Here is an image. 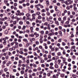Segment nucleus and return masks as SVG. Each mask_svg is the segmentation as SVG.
<instances>
[{
    "label": "nucleus",
    "mask_w": 78,
    "mask_h": 78,
    "mask_svg": "<svg viewBox=\"0 0 78 78\" xmlns=\"http://www.w3.org/2000/svg\"><path fill=\"white\" fill-rule=\"evenodd\" d=\"M56 13L57 16H58V17L61 16V12L59 10L57 11Z\"/></svg>",
    "instance_id": "nucleus-1"
},
{
    "label": "nucleus",
    "mask_w": 78,
    "mask_h": 78,
    "mask_svg": "<svg viewBox=\"0 0 78 78\" xmlns=\"http://www.w3.org/2000/svg\"><path fill=\"white\" fill-rule=\"evenodd\" d=\"M23 41L24 42H25L26 43H28V41L27 39H23Z\"/></svg>",
    "instance_id": "nucleus-2"
},
{
    "label": "nucleus",
    "mask_w": 78,
    "mask_h": 78,
    "mask_svg": "<svg viewBox=\"0 0 78 78\" xmlns=\"http://www.w3.org/2000/svg\"><path fill=\"white\" fill-rule=\"evenodd\" d=\"M11 64V61H9L8 63H6V65L7 66H9V64Z\"/></svg>",
    "instance_id": "nucleus-3"
},
{
    "label": "nucleus",
    "mask_w": 78,
    "mask_h": 78,
    "mask_svg": "<svg viewBox=\"0 0 78 78\" xmlns=\"http://www.w3.org/2000/svg\"><path fill=\"white\" fill-rule=\"evenodd\" d=\"M35 41V38H32L30 39V41L31 42H33V41Z\"/></svg>",
    "instance_id": "nucleus-4"
},
{
    "label": "nucleus",
    "mask_w": 78,
    "mask_h": 78,
    "mask_svg": "<svg viewBox=\"0 0 78 78\" xmlns=\"http://www.w3.org/2000/svg\"><path fill=\"white\" fill-rule=\"evenodd\" d=\"M55 24H56L57 25H59V22H58V21H55Z\"/></svg>",
    "instance_id": "nucleus-5"
},
{
    "label": "nucleus",
    "mask_w": 78,
    "mask_h": 78,
    "mask_svg": "<svg viewBox=\"0 0 78 78\" xmlns=\"http://www.w3.org/2000/svg\"><path fill=\"white\" fill-rule=\"evenodd\" d=\"M54 8L55 9V11H58V7H57V6H55Z\"/></svg>",
    "instance_id": "nucleus-6"
},
{
    "label": "nucleus",
    "mask_w": 78,
    "mask_h": 78,
    "mask_svg": "<svg viewBox=\"0 0 78 78\" xmlns=\"http://www.w3.org/2000/svg\"><path fill=\"white\" fill-rule=\"evenodd\" d=\"M55 66L56 69H58V67H59V66H58V65L56 64L55 65Z\"/></svg>",
    "instance_id": "nucleus-7"
},
{
    "label": "nucleus",
    "mask_w": 78,
    "mask_h": 78,
    "mask_svg": "<svg viewBox=\"0 0 78 78\" xmlns=\"http://www.w3.org/2000/svg\"><path fill=\"white\" fill-rule=\"evenodd\" d=\"M65 76V74H62L60 76L62 78H63V77H64Z\"/></svg>",
    "instance_id": "nucleus-8"
},
{
    "label": "nucleus",
    "mask_w": 78,
    "mask_h": 78,
    "mask_svg": "<svg viewBox=\"0 0 78 78\" xmlns=\"http://www.w3.org/2000/svg\"><path fill=\"white\" fill-rule=\"evenodd\" d=\"M49 68H50V69H53V70L55 69V68H54V67H53L52 66H51L49 67Z\"/></svg>",
    "instance_id": "nucleus-9"
},
{
    "label": "nucleus",
    "mask_w": 78,
    "mask_h": 78,
    "mask_svg": "<svg viewBox=\"0 0 78 78\" xmlns=\"http://www.w3.org/2000/svg\"><path fill=\"white\" fill-rule=\"evenodd\" d=\"M58 64H59L61 63V60L60 59L58 60Z\"/></svg>",
    "instance_id": "nucleus-10"
},
{
    "label": "nucleus",
    "mask_w": 78,
    "mask_h": 78,
    "mask_svg": "<svg viewBox=\"0 0 78 78\" xmlns=\"http://www.w3.org/2000/svg\"><path fill=\"white\" fill-rule=\"evenodd\" d=\"M30 13H27L26 14V16H27V17H30Z\"/></svg>",
    "instance_id": "nucleus-11"
},
{
    "label": "nucleus",
    "mask_w": 78,
    "mask_h": 78,
    "mask_svg": "<svg viewBox=\"0 0 78 78\" xmlns=\"http://www.w3.org/2000/svg\"><path fill=\"white\" fill-rule=\"evenodd\" d=\"M64 3H65V4H66L67 6H68V5H69V4H68V2H67V1L65 2Z\"/></svg>",
    "instance_id": "nucleus-12"
},
{
    "label": "nucleus",
    "mask_w": 78,
    "mask_h": 78,
    "mask_svg": "<svg viewBox=\"0 0 78 78\" xmlns=\"http://www.w3.org/2000/svg\"><path fill=\"white\" fill-rule=\"evenodd\" d=\"M3 47V44H0V48H2Z\"/></svg>",
    "instance_id": "nucleus-13"
},
{
    "label": "nucleus",
    "mask_w": 78,
    "mask_h": 78,
    "mask_svg": "<svg viewBox=\"0 0 78 78\" xmlns=\"http://www.w3.org/2000/svg\"><path fill=\"white\" fill-rule=\"evenodd\" d=\"M40 41L41 43H42V42H43V40H42V39L40 38Z\"/></svg>",
    "instance_id": "nucleus-14"
},
{
    "label": "nucleus",
    "mask_w": 78,
    "mask_h": 78,
    "mask_svg": "<svg viewBox=\"0 0 78 78\" xmlns=\"http://www.w3.org/2000/svg\"><path fill=\"white\" fill-rule=\"evenodd\" d=\"M66 19H67V16H65L63 18V20L64 21V20H66Z\"/></svg>",
    "instance_id": "nucleus-15"
},
{
    "label": "nucleus",
    "mask_w": 78,
    "mask_h": 78,
    "mask_svg": "<svg viewBox=\"0 0 78 78\" xmlns=\"http://www.w3.org/2000/svg\"><path fill=\"white\" fill-rule=\"evenodd\" d=\"M72 77H73V78H76V75H75V74H72Z\"/></svg>",
    "instance_id": "nucleus-16"
},
{
    "label": "nucleus",
    "mask_w": 78,
    "mask_h": 78,
    "mask_svg": "<svg viewBox=\"0 0 78 78\" xmlns=\"http://www.w3.org/2000/svg\"><path fill=\"white\" fill-rule=\"evenodd\" d=\"M44 25H45L46 26H47L48 25V22H45L44 23Z\"/></svg>",
    "instance_id": "nucleus-17"
},
{
    "label": "nucleus",
    "mask_w": 78,
    "mask_h": 78,
    "mask_svg": "<svg viewBox=\"0 0 78 78\" xmlns=\"http://www.w3.org/2000/svg\"><path fill=\"white\" fill-rule=\"evenodd\" d=\"M36 14L37 15H38V16H39V15L40 14V12H37Z\"/></svg>",
    "instance_id": "nucleus-18"
},
{
    "label": "nucleus",
    "mask_w": 78,
    "mask_h": 78,
    "mask_svg": "<svg viewBox=\"0 0 78 78\" xmlns=\"http://www.w3.org/2000/svg\"><path fill=\"white\" fill-rule=\"evenodd\" d=\"M46 14H47V16H50V12H48L46 13Z\"/></svg>",
    "instance_id": "nucleus-19"
},
{
    "label": "nucleus",
    "mask_w": 78,
    "mask_h": 78,
    "mask_svg": "<svg viewBox=\"0 0 78 78\" xmlns=\"http://www.w3.org/2000/svg\"><path fill=\"white\" fill-rule=\"evenodd\" d=\"M35 16H37L36 14V13H33L32 14V17H35Z\"/></svg>",
    "instance_id": "nucleus-20"
},
{
    "label": "nucleus",
    "mask_w": 78,
    "mask_h": 78,
    "mask_svg": "<svg viewBox=\"0 0 78 78\" xmlns=\"http://www.w3.org/2000/svg\"><path fill=\"white\" fill-rule=\"evenodd\" d=\"M66 9L68 10H69L70 9V6H68L66 7Z\"/></svg>",
    "instance_id": "nucleus-21"
},
{
    "label": "nucleus",
    "mask_w": 78,
    "mask_h": 78,
    "mask_svg": "<svg viewBox=\"0 0 78 78\" xmlns=\"http://www.w3.org/2000/svg\"><path fill=\"white\" fill-rule=\"evenodd\" d=\"M66 45V44L64 42H62V45L63 46H65Z\"/></svg>",
    "instance_id": "nucleus-22"
},
{
    "label": "nucleus",
    "mask_w": 78,
    "mask_h": 78,
    "mask_svg": "<svg viewBox=\"0 0 78 78\" xmlns=\"http://www.w3.org/2000/svg\"><path fill=\"white\" fill-rule=\"evenodd\" d=\"M33 64H34V65H33L34 66V67L36 68V67H37V65L36 64H34V63H33Z\"/></svg>",
    "instance_id": "nucleus-23"
},
{
    "label": "nucleus",
    "mask_w": 78,
    "mask_h": 78,
    "mask_svg": "<svg viewBox=\"0 0 78 78\" xmlns=\"http://www.w3.org/2000/svg\"><path fill=\"white\" fill-rule=\"evenodd\" d=\"M42 12H46V11L45 10V9H43L41 10Z\"/></svg>",
    "instance_id": "nucleus-24"
},
{
    "label": "nucleus",
    "mask_w": 78,
    "mask_h": 78,
    "mask_svg": "<svg viewBox=\"0 0 78 78\" xmlns=\"http://www.w3.org/2000/svg\"><path fill=\"white\" fill-rule=\"evenodd\" d=\"M3 44L4 45H6V41H4L3 42Z\"/></svg>",
    "instance_id": "nucleus-25"
},
{
    "label": "nucleus",
    "mask_w": 78,
    "mask_h": 78,
    "mask_svg": "<svg viewBox=\"0 0 78 78\" xmlns=\"http://www.w3.org/2000/svg\"><path fill=\"white\" fill-rule=\"evenodd\" d=\"M47 75L48 76H50L51 75V74H50V73H47Z\"/></svg>",
    "instance_id": "nucleus-26"
},
{
    "label": "nucleus",
    "mask_w": 78,
    "mask_h": 78,
    "mask_svg": "<svg viewBox=\"0 0 78 78\" xmlns=\"http://www.w3.org/2000/svg\"><path fill=\"white\" fill-rule=\"evenodd\" d=\"M23 51H25V52H27V51H28V50H27V49H24Z\"/></svg>",
    "instance_id": "nucleus-27"
},
{
    "label": "nucleus",
    "mask_w": 78,
    "mask_h": 78,
    "mask_svg": "<svg viewBox=\"0 0 78 78\" xmlns=\"http://www.w3.org/2000/svg\"><path fill=\"white\" fill-rule=\"evenodd\" d=\"M19 47H21L23 46V45L22 44H19Z\"/></svg>",
    "instance_id": "nucleus-28"
},
{
    "label": "nucleus",
    "mask_w": 78,
    "mask_h": 78,
    "mask_svg": "<svg viewBox=\"0 0 78 78\" xmlns=\"http://www.w3.org/2000/svg\"><path fill=\"white\" fill-rule=\"evenodd\" d=\"M51 51H55V48L53 47L52 49H51Z\"/></svg>",
    "instance_id": "nucleus-29"
},
{
    "label": "nucleus",
    "mask_w": 78,
    "mask_h": 78,
    "mask_svg": "<svg viewBox=\"0 0 78 78\" xmlns=\"http://www.w3.org/2000/svg\"><path fill=\"white\" fill-rule=\"evenodd\" d=\"M51 55H49L48 56V58L49 59H51Z\"/></svg>",
    "instance_id": "nucleus-30"
},
{
    "label": "nucleus",
    "mask_w": 78,
    "mask_h": 78,
    "mask_svg": "<svg viewBox=\"0 0 78 78\" xmlns=\"http://www.w3.org/2000/svg\"><path fill=\"white\" fill-rule=\"evenodd\" d=\"M24 71H21V73L22 75H23V73H24Z\"/></svg>",
    "instance_id": "nucleus-31"
},
{
    "label": "nucleus",
    "mask_w": 78,
    "mask_h": 78,
    "mask_svg": "<svg viewBox=\"0 0 78 78\" xmlns=\"http://www.w3.org/2000/svg\"><path fill=\"white\" fill-rule=\"evenodd\" d=\"M4 71L6 72L8 71V69L6 68H5L4 69Z\"/></svg>",
    "instance_id": "nucleus-32"
},
{
    "label": "nucleus",
    "mask_w": 78,
    "mask_h": 78,
    "mask_svg": "<svg viewBox=\"0 0 78 78\" xmlns=\"http://www.w3.org/2000/svg\"><path fill=\"white\" fill-rule=\"evenodd\" d=\"M58 56H61V52H59L57 53Z\"/></svg>",
    "instance_id": "nucleus-33"
},
{
    "label": "nucleus",
    "mask_w": 78,
    "mask_h": 78,
    "mask_svg": "<svg viewBox=\"0 0 78 78\" xmlns=\"http://www.w3.org/2000/svg\"><path fill=\"white\" fill-rule=\"evenodd\" d=\"M36 30L37 31H39V28H37L36 29Z\"/></svg>",
    "instance_id": "nucleus-34"
},
{
    "label": "nucleus",
    "mask_w": 78,
    "mask_h": 78,
    "mask_svg": "<svg viewBox=\"0 0 78 78\" xmlns=\"http://www.w3.org/2000/svg\"><path fill=\"white\" fill-rule=\"evenodd\" d=\"M36 45H39V41H36Z\"/></svg>",
    "instance_id": "nucleus-35"
},
{
    "label": "nucleus",
    "mask_w": 78,
    "mask_h": 78,
    "mask_svg": "<svg viewBox=\"0 0 78 78\" xmlns=\"http://www.w3.org/2000/svg\"><path fill=\"white\" fill-rule=\"evenodd\" d=\"M41 18H42V17L40 16H39L38 17V19H41Z\"/></svg>",
    "instance_id": "nucleus-36"
},
{
    "label": "nucleus",
    "mask_w": 78,
    "mask_h": 78,
    "mask_svg": "<svg viewBox=\"0 0 78 78\" xmlns=\"http://www.w3.org/2000/svg\"><path fill=\"white\" fill-rule=\"evenodd\" d=\"M41 33L42 34H44V30H42L41 32Z\"/></svg>",
    "instance_id": "nucleus-37"
},
{
    "label": "nucleus",
    "mask_w": 78,
    "mask_h": 78,
    "mask_svg": "<svg viewBox=\"0 0 78 78\" xmlns=\"http://www.w3.org/2000/svg\"><path fill=\"white\" fill-rule=\"evenodd\" d=\"M19 8H20V9H22V8H23V7L21 5H20L19 6Z\"/></svg>",
    "instance_id": "nucleus-38"
},
{
    "label": "nucleus",
    "mask_w": 78,
    "mask_h": 78,
    "mask_svg": "<svg viewBox=\"0 0 78 78\" xmlns=\"http://www.w3.org/2000/svg\"><path fill=\"white\" fill-rule=\"evenodd\" d=\"M8 55H9V56H11L12 55V54L10 52H9Z\"/></svg>",
    "instance_id": "nucleus-39"
},
{
    "label": "nucleus",
    "mask_w": 78,
    "mask_h": 78,
    "mask_svg": "<svg viewBox=\"0 0 78 78\" xmlns=\"http://www.w3.org/2000/svg\"><path fill=\"white\" fill-rule=\"evenodd\" d=\"M41 63H44V60H41Z\"/></svg>",
    "instance_id": "nucleus-40"
},
{
    "label": "nucleus",
    "mask_w": 78,
    "mask_h": 78,
    "mask_svg": "<svg viewBox=\"0 0 78 78\" xmlns=\"http://www.w3.org/2000/svg\"><path fill=\"white\" fill-rule=\"evenodd\" d=\"M19 23L20 25H22L23 24V22L22 21H20L19 22Z\"/></svg>",
    "instance_id": "nucleus-41"
},
{
    "label": "nucleus",
    "mask_w": 78,
    "mask_h": 78,
    "mask_svg": "<svg viewBox=\"0 0 78 78\" xmlns=\"http://www.w3.org/2000/svg\"><path fill=\"white\" fill-rule=\"evenodd\" d=\"M6 49H2V50L3 51V52H5V51H6Z\"/></svg>",
    "instance_id": "nucleus-42"
},
{
    "label": "nucleus",
    "mask_w": 78,
    "mask_h": 78,
    "mask_svg": "<svg viewBox=\"0 0 78 78\" xmlns=\"http://www.w3.org/2000/svg\"><path fill=\"white\" fill-rule=\"evenodd\" d=\"M5 58L6 59H8V58H9V56H5Z\"/></svg>",
    "instance_id": "nucleus-43"
},
{
    "label": "nucleus",
    "mask_w": 78,
    "mask_h": 78,
    "mask_svg": "<svg viewBox=\"0 0 78 78\" xmlns=\"http://www.w3.org/2000/svg\"><path fill=\"white\" fill-rule=\"evenodd\" d=\"M58 42H62V40L61 39H59L58 40Z\"/></svg>",
    "instance_id": "nucleus-44"
},
{
    "label": "nucleus",
    "mask_w": 78,
    "mask_h": 78,
    "mask_svg": "<svg viewBox=\"0 0 78 78\" xmlns=\"http://www.w3.org/2000/svg\"><path fill=\"white\" fill-rule=\"evenodd\" d=\"M33 7H34V6H33V5H32L30 6V8L31 9H33Z\"/></svg>",
    "instance_id": "nucleus-45"
},
{
    "label": "nucleus",
    "mask_w": 78,
    "mask_h": 78,
    "mask_svg": "<svg viewBox=\"0 0 78 78\" xmlns=\"http://www.w3.org/2000/svg\"><path fill=\"white\" fill-rule=\"evenodd\" d=\"M7 2H8V1L6 0H4V3H5V4H6V3H7Z\"/></svg>",
    "instance_id": "nucleus-46"
},
{
    "label": "nucleus",
    "mask_w": 78,
    "mask_h": 78,
    "mask_svg": "<svg viewBox=\"0 0 78 78\" xmlns=\"http://www.w3.org/2000/svg\"><path fill=\"white\" fill-rule=\"evenodd\" d=\"M30 29L31 30V31H33V27H30Z\"/></svg>",
    "instance_id": "nucleus-47"
},
{
    "label": "nucleus",
    "mask_w": 78,
    "mask_h": 78,
    "mask_svg": "<svg viewBox=\"0 0 78 78\" xmlns=\"http://www.w3.org/2000/svg\"><path fill=\"white\" fill-rule=\"evenodd\" d=\"M2 64H3V65H5V64H6V62L5 61L3 62Z\"/></svg>",
    "instance_id": "nucleus-48"
},
{
    "label": "nucleus",
    "mask_w": 78,
    "mask_h": 78,
    "mask_svg": "<svg viewBox=\"0 0 78 78\" xmlns=\"http://www.w3.org/2000/svg\"><path fill=\"white\" fill-rule=\"evenodd\" d=\"M26 32L27 33H30V31L29 30H27L26 31Z\"/></svg>",
    "instance_id": "nucleus-49"
},
{
    "label": "nucleus",
    "mask_w": 78,
    "mask_h": 78,
    "mask_svg": "<svg viewBox=\"0 0 78 78\" xmlns=\"http://www.w3.org/2000/svg\"><path fill=\"white\" fill-rule=\"evenodd\" d=\"M66 24H67V25H69V21H67L66 22Z\"/></svg>",
    "instance_id": "nucleus-50"
},
{
    "label": "nucleus",
    "mask_w": 78,
    "mask_h": 78,
    "mask_svg": "<svg viewBox=\"0 0 78 78\" xmlns=\"http://www.w3.org/2000/svg\"><path fill=\"white\" fill-rule=\"evenodd\" d=\"M71 45H74V42H71Z\"/></svg>",
    "instance_id": "nucleus-51"
},
{
    "label": "nucleus",
    "mask_w": 78,
    "mask_h": 78,
    "mask_svg": "<svg viewBox=\"0 0 78 78\" xmlns=\"http://www.w3.org/2000/svg\"><path fill=\"white\" fill-rule=\"evenodd\" d=\"M46 3L48 5L49 4V2L48 1H46Z\"/></svg>",
    "instance_id": "nucleus-52"
},
{
    "label": "nucleus",
    "mask_w": 78,
    "mask_h": 78,
    "mask_svg": "<svg viewBox=\"0 0 78 78\" xmlns=\"http://www.w3.org/2000/svg\"><path fill=\"white\" fill-rule=\"evenodd\" d=\"M50 65L51 66H53V63H51L50 64Z\"/></svg>",
    "instance_id": "nucleus-53"
},
{
    "label": "nucleus",
    "mask_w": 78,
    "mask_h": 78,
    "mask_svg": "<svg viewBox=\"0 0 78 78\" xmlns=\"http://www.w3.org/2000/svg\"><path fill=\"white\" fill-rule=\"evenodd\" d=\"M11 38L12 39H14V35H11Z\"/></svg>",
    "instance_id": "nucleus-54"
},
{
    "label": "nucleus",
    "mask_w": 78,
    "mask_h": 78,
    "mask_svg": "<svg viewBox=\"0 0 78 78\" xmlns=\"http://www.w3.org/2000/svg\"><path fill=\"white\" fill-rule=\"evenodd\" d=\"M71 21H72V22H75V19H73L71 20Z\"/></svg>",
    "instance_id": "nucleus-55"
},
{
    "label": "nucleus",
    "mask_w": 78,
    "mask_h": 78,
    "mask_svg": "<svg viewBox=\"0 0 78 78\" xmlns=\"http://www.w3.org/2000/svg\"><path fill=\"white\" fill-rule=\"evenodd\" d=\"M23 33V32L22 31H19L20 34H22V33Z\"/></svg>",
    "instance_id": "nucleus-56"
},
{
    "label": "nucleus",
    "mask_w": 78,
    "mask_h": 78,
    "mask_svg": "<svg viewBox=\"0 0 78 78\" xmlns=\"http://www.w3.org/2000/svg\"><path fill=\"white\" fill-rule=\"evenodd\" d=\"M62 60L63 61H66V58H63Z\"/></svg>",
    "instance_id": "nucleus-57"
},
{
    "label": "nucleus",
    "mask_w": 78,
    "mask_h": 78,
    "mask_svg": "<svg viewBox=\"0 0 78 78\" xmlns=\"http://www.w3.org/2000/svg\"><path fill=\"white\" fill-rule=\"evenodd\" d=\"M40 8H42V9L44 8V6L42 5H41L40 7Z\"/></svg>",
    "instance_id": "nucleus-58"
},
{
    "label": "nucleus",
    "mask_w": 78,
    "mask_h": 78,
    "mask_svg": "<svg viewBox=\"0 0 78 78\" xmlns=\"http://www.w3.org/2000/svg\"><path fill=\"white\" fill-rule=\"evenodd\" d=\"M61 22L62 23H64V20H62L61 21Z\"/></svg>",
    "instance_id": "nucleus-59"
},
{
    "label": "nucleus",
    "mask_w": 78,
    "mask_h": 78,
    "mask_svg": "<svg viewBox=\"0 0 78 78\" xmlns=\"http://www.w3.org/2000/svg\"><path fill=\"white\" fill-rule=\"evenodd\" d=\"M7 33H8V31H7V30H5V34H7Z\"/></svg>",
    "instance_id": "nucleus-60"
},
{
    "label": "nucleus",
    "mask_w": 78,
    "mask_h": 78,
    "mask_svg": "<svg viewBox=\"0 0 78 78\" xmlns=\"http://www.w3.org/2000/svg\"><path fill=\"white\" fill-rule=\"evenodd\" d=\"M37 11H39L40 10V8H39V7H37Z\"/></svg>",
    "instance_id": "nucleus-61"
},
{
    "label": "nucleus",
    "mask_w": 78,
    "mask_h": 78,
    "mask_svg": "<svg viewBox=\"0 0 78 78\" xmlns=\"http://www.w3.org/2000/svg\"><path fill=\"white\" fill-rule=\"evenodd\" d=\"M4 23L5 25H6V26H8V24H7L6 22H5Z\"/></svg>",
    "instance_id": "nucleus-62"
},
{
    "label": "nucleus",
    "mask_w": 78,
    "mask_h": 78,
    "mask_svg": "<svg viewBox=\"0 0 78 78\" xmlns=\"http://www.w3.org/2000/svg\"><path fill=\"white\" fill-rule=\"evenodd\" d=\"M34 72H37V69H33Z\"/></svg>",
    "instance_id": "nucleus-63"
},
{
    "label": "nucleus",
    "mask_w": 78,
    "mask_h": 78,
    "mask_svg": "<svg viewBox=\"0 0 78 78\" xmlns=\"http://www.w3.org/2000/svg\"><path fill=\"white\" fill-rule=\"evenodd\" d=\"M76 30L77 31H78V26H77V27H76Z\"/></svg>",
    "instance_id": "nucleus-64"
}]
</instances>
